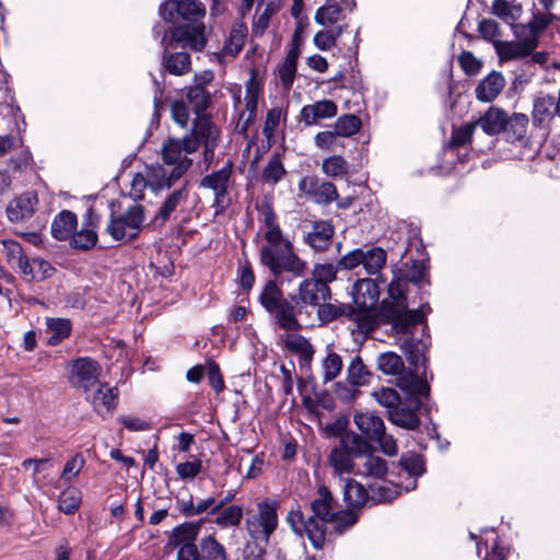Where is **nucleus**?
<instances>
[{"label":"nucleus","mask_w":560,"mask_h":560,"mask_svg":"<svg viewBox=\"0 0 560 560\" xmlns=\"http://www.w3.org/2000/svg\"><path fill=\"white\" fill-rule=\"evenodd\" d=\"M331 299L329 285L315 279L302 280L295 293H284L275 279L267 280L260 291L258 301L269 314L275 326L284 331H299L303 325L299 316L310 317L312 310H316L322 302Z\"/></svg>","instance_id":"f257e3e1"},{"label":"nucleus","mask_w":560,"mask_h":560,"mask_svg":"<svg viewBox=\"0 0 560 560\" xmlns=\"http://www.w3.org/2000/svg\"><path fill=\"white\" fill-rule=\"evenodd\" d=\"M257 209L261 213L266 226L264 235L266 244L259 250L260 264L275 278H282L284 275H289L291 278L304 277L307 262L295 253L292 242L283 236L273 211L272 199L265 197Z\"/></svg>","instance_id":"f03ea898"},{"label":"nucleus","mask_w":560,"mask_h":560,"mask_svg":"<svg viewBox=\"0 0 560 560\" xmlns=\"http://www.w3.org/2000/svg\"><path fill=\"white\" fill-rule=\"evenodd\" d=\"M161 16L171 23H177L170 30L167 46L175 45L201 51L207 46L206 7L199 0H166L160 5Z\"/></svg>","instance_id":"7ed1b4c3"},{"label":"nucleus","mask_w":560,"mask_h":560,"mask_svg":"<svg viewBox=\"0 0 560 560\" xmlns=\"http://www.w3.org/2000/svg\"><path fill=\"white\" fill-rule=\"evenodd\" d=\"M312 514L306 516L301 506L292 509L287 515V522L299 536L305 535L314 548L323 549L326 541L327 524L334 521L335 499L331 491L320 485L315 497L310 502Z\"/></svg>","instance_id":"20e7f679"},{"label":"nucleus","mask_w":560,"mask_h":560,"mask_svg":"<svg viewBox=\"0 0 560 560\" xmlns=\"http://www.w3.org/2000/svg\"><path fill=\"white\" fill-rule=\"evenodd\" d=\"M406 280L394 277L388 284L389 300H383L378 314L382 323L390 325L397 335L412 334L424 322L423 310H410L405 294Z\"/></svg>","instance_id":"39448f33"},{"label":"nucleus","mask_w":560,"mask_h":560,"mask_svg":"<svg viewBox=\"0 0 560 560\" xmlns=\"http://www.w3.org/2000/svg\"><path fill=\"white\" fill-rule=\"evenodd\" d=\"M192 152L186 149L185 137L177 139L171 138L163 143L161 149L162 160L165 165L172 166L170 173L159 167V178L156 182L150 183L153 190L170 189L177 180H179L187 171L192 166V159L188 156Z\"/></svg>","instance_id":"423d86ee"},{"label":"nucleus","mask_w":560,"mask_h":560,"mask_svg":"<svg viewBox=\"0 0 560 560\" xmlns=\"http://www.w3.org/2000/svg\"><path fill=\"white\" fill-rule=\"evenodd\" d=\"M184 137L188 152H197L200 147L203 148V162L209 166L213 162L221 137L220 129L211 116L196 117L190 131Z\"/></svg>","instance_id":"0eeeda50"},{"label":"nucleus","mask_w":560,"mask_h":560,"mask_svg":"<svg viewBox=\"0 0 560 560\" xmlns=\"http://www.w3.org/2000/svg\"><path fill=\"white\" fill-rule=\"evenodd\" d=\"M213 81V71L203 70L195 73L192 83L184 89L185 98L196 117L208 116L206 112L213 106V100L219 93Z\"/></svg>","instance_id":"6e6552de"},{"label":"nucleus","mask_w":560,"mask_h":560,"mask_svg":"<svg viewBox=\"0 0 560 560\" xmlns=\"http://www.w3.org/2000/svg\"><path fill=\"white\" fill-rule=\"evenodd\" d=\"M353 421L366 441L377 443L380 450L389 457L397 455V441L386 432L385 423L380 416L369 411L355 412Z\"/></svg>","instance_id":"1a4fd4ad"},{"label":"nucleus","mask_w":560,"mask_h":560,"mask_svg":"<svg viewBox=\"0 0 560 560\" xmlns=\"http://www.w3.org/2000/svg\"><path fill=\"white\" fill-rule=\"evenodd\" d=\"M279 508L280 502L275 499H265L257 503L256 513L245 521L246 530L253 539L268 542L278 527Z\"/></svg>","instance_id":"9d476101"},{"label":"nucleus","mask_w":560,"mask_h":560,"mask_svg":"<svg viewBox=\"0 0 560 560\" xmlns=\"http://www.w3.org/2000/svg\"><path fill=\"white\" fill-rule=\"evenodd\" d=\"M233 163L229 161L221 170L212 172L200 180V187L211 189L214 194L212 208L215 214L224 212L231 205L229 197V184L232 175Z\"/></svg>","instance_id":"9b49d317"},{"label":"nucleus","mask_w":560,"mask_h":560,"mask_svg":"<svg viewBox=\"0 0 560 560\" xmlns=\"http://www.w3.org/2000/svg\"><path fill=\"white\" fill-rule=\"evenodd\" d=\"M298 190L300 196L319 206H328L339 198L336 185L316 175L302 176L298 183Z\"/></svg>","instance_id":"f8f14e48"},{"label":"nucleus","mask_w":560,"mask_h":560,"mask_svg":"<svg viewBox=\"0 0 560 560\" xmlns=\"http://www.w3.org/2000/svg\"><path fill=\"white\" fill-rule=\"evenodd\" d=\"M200 532L199 522H186L173 528L168 537V546L177 548V560H192L197 549V537Z\"/></svg>","instance_id":"ddd939ff"},{"label":"nucleus","mask_w":560,"mask_h":560,"mask_svg":"<svg viewBox=\"0 0 560 560\" xmlns=\"http://www.w3.org/2000/svg\"><path fill=\"white\" fill-rule=\"evenodd\" d=\"M106 230L116 241L126 238L129 242L135 240L140 234V205L135 203L117 218L112 213Z\"/></svg>","instance_id":"4468645a"},{"label":"nucleus","mask_w":560,"mask_h":560,"mask_svg":"<svg viewBox=\"0 0 560 560\" xmlns=\"http://www.w3.org/2000/svg\"><path fill=\"white\" fill-rule=\"evenodd\" d=\"M100 364L91 358H79L72 363L70 382L74 387L82 388L85 394L90 393L97 384L100 376Z\"/></svg>","instance_id":"2eb2a0df"},{"label":"nucleus","mask_w":560,"mask_h":560,"mask_svg":"<svg viewBox=\"0 0 560 560\" xmlns=\"http://www.w3.org/2000/svg\"><path fill=\"white\" fill-rule=\"evenodd\" d=\"M335 236V225L330 220L311 221L310 230L303 232L302 241L316 253L329 249Z\"/></svg>","instance_id":"dca6fc26"},{"label":"nucleus","mask_w":560,"mask_h":560,"mask_svg":"<svg viewBox=\"0 0 560 560\" xmlns=\"http://www.w3.org/2000/svg\"><path fill=\"white\" fill-rule=\"evenodd\" d=\"M422 402L417 397H408L396 406L388 413V419L392 423L406 430H416L420 425V418L418 411Z\"/></svg>","instance_id":"f3484780"},{"label":"nucleus","mask_w":560,"mask_h":560,"mask_svg":"<svg viewBox=\"0 0 560 560\" xmlns=\"http://www.w3.org/2000/svg\"><path fill=\"white\" fill-rule=\"evenodd\" d=\"M118 390L116 387H109L106 383L97 384L90 393L86 399L91 401L95 412L105 417L112 413L116 407Z\"/></svg>","instance_id":"a211bd4d"},{"label":"nucleus","mask_w":560,"mask_h":560,"mask_svg":"<svg viewBox=\"0 0 560 560\" xmlns=\"http://www.w3.org/2000/svg\"><path fill=\"white\" fill-rule=\"evenodd\" d=\"M189 196L188 183L179 187L178 189L171 192L164 202L161 205L156 214L154 215L151 224L154 226H162L165 224L167 220H170L171 215L176 211V209L185 205Z\"/></svg>","instance_id":"6ab92c4d"},{"label":"nucleus","mask_w":560,"mask_h":560,"mask_svg":"<svg viewBox=\"0 0 560 560\" xmlns=\"http://www.w3.org/2000/svg\"><path fill=\"white\" fill-rule=\"evenodd\" d=\"M338 107L330 100L317 101L314 104L304 105L300 112V120L305 126L316 125L320 119L332 118L337 115Z\"/></svg>","instance_id":"aec40b11"},{"label":"nucleus","mask_w":560,"mask_h":560,"mask_svg":"<svg viewBox=\"0 0 560 560\" xmlns=\"http://www.w3.org/2000/svg\"><path fill=\"white\" fill-rule=\"evenodd\" d=\"M37 197L34 194L26 192L15 197L7 206V215L11 222L27 220L35 213Z\"/></svg>","instance_id":"412c9836"},{"label":"nucleus","mask_w":560,"mask_h":560,"mask_svg":"<svg viewBox=\"0 0 560 560\" xmlns=\"http://www.w3.org/2000/svg\"><path fill=\"white\" fill-rule=\"evenodd\" d=\"M474 124L476 127H480L486 135L495 136L504 131L509 125V115L503 109L491 106Z\"/></svg>","instance_id":"4be33fe9"},{"label":"nucleus","mask_w":560,"mask_h":560,"mask_svg":"<svg viewBox=\"0 0 560 560\" xmlns=\"http://www.w3.org/2000/svg\"><path fill=\"white\" fill-rule=\"evenodd\" d=\"M493 46L501 62L523 59L534 52L533 44L530 42L521 43L520 40H497L493 43Z\"/></svg>","instance_id":"5701e85b"},{"label":"nucleus","mask_w":560,"mask_h":560,"mask_svg":"<svg viewBox=\"0 0 560 560\" xmlns=\"http://www.w3.org/2000/svg\"><path fill=\"white\" fill-rule=\"evenodd\" d=\"M528 117L525 114L515 113L509 116V125L504 131L510 142H518L523 148H530L532 141L527 137Z\"/></svg>","instance_id":"b1692460"},{"label":"nucleus","mask_w":560,"mask_h":560,"mask_svg":"<svg viewBox=\"0 0 560 560\" xmlns=\"http://www.w3.org/2000/svg\"><path fill=\"white\" fill-rule=\"evenodd\" d=\"M192 560H229V557L225 547L213 535H208L199 540Z\"/></svg>","instance_id":"393cba45"},{"label":"nucleus","mask_w":560,"mask_h":560,"mask_svg":"<svg viewBox=\"0 0 560 560\" xmlns=\"http://www.w3.org/2000/svg\"><path fill=\"white\" fill-rule=\"evenodd\" d=\"M316 314L322 325L329 324L340 317H349L354 314V306L349 303L322 302L316 308Z\"/></svg>","instance_id":"a878e982"},{"label":"nucleus","mask_w":560,"mask_h":560,"mask_svg":"<svg viewBox=\"0 0 560 560\" xmlns=\"http://www.w3.org/2000/svg\"><path fill=\"white\" fill-rule=\"evenodd\" d=\"M504 85V77L500 72L492 71L477 85L476 97L480 102H492L501 93Z\"/></svg>","instance_id":"bb28decb"},{"label":"nucleus","mask_w":560,"mask_h":560,"mask_svg":"<svg viewBox=\"0 0 560 560\" xmlns=\"http://www.w3.org/2000/svg\"><path fill=\"white\" fill-rule=\"evenodd\" d=\"M77 226V214L70 210H61L51 222V235L57 241H68Z\"/></svg>","instance_id":"cd10ccee"},{"label":"nucleus","mask_w":560,"mask_h":560,"mask_svg":"<svg viewBox=\"0 0 560 560\" xmlns=\"http://www.w3.org/2000/svg\"><path fill=\"white\" fill-rule=\"evenodd\" d=\"M556 115V98L552 95L541 94L536 97L532 112L533 124L536 127L546 126Z\"/></svg>","instance_id":"c85d7f7f"},{"label":"nucleus","mask_w":560,"mask_h":560,"mask_svg":"<svg viewBox=\"0 0 560 560\" xmlns=\"http://www.w3.org/2000/svg\"><path fill=\"white\" fill-rule=\"evenodd\" d=\"M285 349L299 357L301 362L310 363L315 354V349L310 340L298 334H285L282 338Z\"/></svg>","instance_id":"c756f323"},{"label":"nucleus","mask_w":560,"mask_h":560,"mask_svg":"<svg viewBox=\"0 0 560 560\" xmlns=\"http://www.w3.org/2000/svg\"><path fill=\"white\" fill-rule=\"evenodd\" d=\"M430 347V337L417 339L415 337L406 338L400 348L406 355L410 365L417 366L419 363L425 361V353Z\"/></svg>","instance_id":"7c9ffc66"},{"label":"nucleus","mask_w":560,"mask_h":560,"mask_svg":"<svg viewBox=\"0 0 560 560\" xmlns=\"http://www.w3.org/2000/svg\"><path fill=\"white\" fill-rule=\"evenodd\" d=\"M342 494L343 501L352 509H360L370 501V491L354 479L346 480Z\"/></svg>","instance_id":"2f4dec72"},{"label":"nucleus","mask_w":560,"mask_h":560,"mask_svg":"<svg viewBox=\"0 0 560 560\" xmlns=\"http://www.w3.org/2000/svg\"><path fill=\"white\" fill-rule=\"evenodd\" d=\"M247 32V26L244 23H234L221 54L232 58L236 57L244 47Z\"/></svg>","instance_id":"473e14b6"},{"label":"nucleus","mask_w":560,"mask_h":560,"mask_svg":"<svg viewBox=\"0 0 560 560\" xmlns=\"http://www.w3.org/2000/svg\"><path fill=\"white\" fill-rule=\"evenodd\" d=\"M164 69L173 75H185L191 71V57L187 51L165 54Z\"/></svg>","instance_id":"72a5a7b5"},{"label":"nucleus","mask_w":560,"mask_h":560,"mask_svg":"<svg viewBox=\"0 0 560 560\" xmlns=\"http://www.w3.org/2000/svg\"><path fill=\"white\" fill-rule=\"evenodd\" d=\"M339 447L343 451L350 453V455L357 457H362L371 451L369 442L361 436L360 434L353 431H343L340 433Z\"/></svg>","instance_id":"f704fd0d"},{"label":"nucleus","mask_w":560,"mask_h":560,"mask_svg":"<svg viewBox=\"0 0 560 560\" xmlns=\"http://www.w3.org/2000/svg\"><path fill=\"white\" fill-rule=\"evenodd\" d=\"M287 175L282 158L279 153H273L261 171L260 179L264 184L275 186Z\"/></svg>","instance_id":"c9c22d12"},{"label":"nucleus","mask_w":560,"mask_h":560,"mask_svg":"<svg viewBox=\"0 0 560 560\" xmlns=\"http://www.w3.org/2000/svg\"><path fill=\"white\" fill-rule=\"evenodd\" d=\"M362 457V467L359 469L358 474L375 479H382L387 475L388 466L386 459L372 454L370 451Z\"/></svg>","instance_id":"e433bc0d"},{"label":"nucleus","mask_w":560,"mask_h":560,"mask_svg":"<svg viewBox=\"0 0 560 560\" xmlns=\"http://www.w3.org/2000/svg\"><path fill=\"white\" fill-rule=\"evenodd\" d=\"M68 241L71 248L88 252L96 246L98 235L93 229L82 226L80 230L75 229Z\"/></svg>","instance_id":"4c0bfd02"},{"label":"nucleus","mask_w":560,"mask_h":560,"mask_svg":"<svg viewBox=\"0 0 560 560\" xmlns=\"http://www.w3.org/2000/svg\"><path fill=\"white\" fill-rule=\"evenodd\" d=\"M354 458L350 453L336 445L328 456V463L334 468L335 474L341 476L345 472L350 474L353 471Z\"/></svg>","instance_id":"58836bf2"},{"label":"nucleus","mask_w":560,"mask_h":560,"mask_svg":"<svg viewBox=\"0 0 560 560\" xmlns=\"http://www.w3.org/2000/svg\"><path fill=\"white\" fill-rule=\"evenodd\" d=\"M47 329L51 332L48 345L57 346L70 336L72 324L68 318H47Z\"/></svg>","instance_id":"ea45409f"},{"label":"nucleus","mask_w":560,"mask_h":560,"mask_svg":"<svg viewBox=\"0 0 560 560\" xmlns=\"http://www.w3.org/2000/svg\"><path fill=\"white\" fill-rule=\"evenodd\" d=\"M400 494V488L393 482L370 486V501L373 503H389Z\"/></svg>","instance_id":"a19ab883"},{"label":"nucleus","mask_w":560,"mask_h":560,"mask_svg":"<svg viewBox=\"0 0 560 560\" xmlns=\"http://www.w3.org/2000/svg\"><path fill=\"white\" fill-rule=\"evenodd\" d=\"M363 268L369 275L378 273L387 261V253L381 247H372L368 250H363Z\"/></svg>","instance_id":"79ce46f5"},{"label":"nucleus","mask_w":560,"mask_h":560,"mask_svg":"<svg viewBox=\"0 0 560 560\" xmlns=\"http://www.w3.org/2000/svg\"><path fill=\"white\" fill-rule=\"evenodd\" d=\"M371 373L368 368L364 365L361 357L355 355L348 369H347V381L352 386H362L369 382Z\"/></svg>","instance_id":"37998d69"},{"label":"nucleus","mask_w":560,"mask_h":560,"mask_svg":"<svg viewBox=\"0 0 560 560\" xmlns=\"http://www.w3.org/2000/svg\"><path fill=\"white\" fill-rule=\"evenodd\" d=\"M377 368L386 375H397L402 372L405 364L397 353L385 352L378 355Z\"/></svg>","instance_id":"c03bdc74"},{"label":"nucleus","mask_w":560,"mask_h":560,"mask_svg":"<svg viewBox=\"0 0 560 560\" xmlns=\"http://www.w3.org/2000/svg\"><path fill=\"white\" fill-rule=\"evenodd\" d=\"M361 128V120L352 114L340 116L334 125V131L342 138L355 135Z\"/></svg>","instance_id":"a18cd8bd"},{"label":"nucleus","mask_w":560,"mask_h":560,"mask_svg":"<svg viewBox=\"0 0 560 560\" xmlns=\"http://www.w3.org/2000/svg\"><path fill=\"white\" fill-rule=\"evenodd\" d=\"M491 12L504 21H516L522 12V5H513L508 0H493Z\"/></svg>","instance_id":"49530a36"},{"label":"nucleus","mask_w":560,"mask_h":560,"mask_svg":"<svg viewBox=\"0 0 560 560\" xmlns=\"http://www.w3.org/2000/svg\"><path fill=\"white\" fill-rule=\"evenodd\" d=\"M214 523L222 527L238 526L243 518V509L240 505H230L219 511Z\"/></svg>","instance_id":"de8ad7c7"},{"label":"nucleus","mask_w":560,"mask_h":560,"mask_svg":"<svg viewBox=\"0 0 560 560\" xmlns=\"http://www.w3.org/2000/svg\"><path fill=\"white\" fill-rule=\"evenodd\" d=\"M81 504V495L80 492L72 488L67 489L61 492L58 500V509L65 514H73L75 513Z\"/></svg>","instance_id":"09e8293b"},{"label":"nucleus","mask_w":560,"mask_h":560,"mask_svg":"<svg viewBox=\"0 0 560 560\" xmlns=\"http://www.w3.org/2000/svg\"><path fill=\"white\" fill-rule=\"evenodd\" d=\"M279 10V4L277 1H268L264 11L254 20L253 23V33L256 36L264 35L267 30L271 16Z\"/></svg>","instance_id":"8fccbe9b"},{"label":"nucleus","mask_w":560,"mask_h":560,"mask_svg":"<svg viewBox=\"0 0 560 560\" xmlns=\"http://www.w3.org/2000/svg\"><path fill=\"white\" fill-rule=\"evenodd\" d=\"M168 98L165 95L164 88L158 82L154 81V94H153V113H152V126H159L161 114L167 107Z\"/></svg>","instance_id":"3c124183"},{"label":"nucleus","mask_w":560,"mask_h":560,"mask_svg":"<svg viewBox=\"0 0 560 560\" xmlns=\"http://www.w3.org/2000/svg\"><path fill=\"white\" fill-rule=\"evenodd\" d=\"M322 170L330 177L343 176L348 173V162L340 155H332L323 160Z\"/></svg>","instance_id":"603ef678"},{"label":"nucleus","mask_w":560,"mask_h":560,"mask_svg":"<svg viewBox=\"0 0 560 560\" xmlns=\"http://www.w3.org/2000/svg\"><path fill=\"white\" fill-rule=\"evenodd\" d=\"M476 129V124L468 122L459 128L453 129L451 139L448 141L450 148L463 147L471 141L474 131Z\"/></svg>","instance_id":"864d4df0"},{"label":"nucleus","mask_w":560,"mask_h":560,"mask_svg":"<svg viewBox=\"0 0 560 560\" xmlns=\"http://www.w3.org/2000/svg\"><path fill=\"white\" fill-rule=\"evenodd\" d=\"M375 400L387 409V413L401 402L396 389L382 387L373 393Z\"/></svg>","instance_id":"5fc2aeb1"},{"label":"nucleus","mask_w":560,"mask_h":560,"mask_svg":"<svg viewBox=\"0 0 560 560\" xmlns=\"http://www.w3.org/2000/svg\"><path fill=\"white\" fill-rule=\"evenodd\" d=\"M298 71V65L282 60L276 70L277 77L279 78L282 88L285 91H290L294 83Z\"/></svg>","instance_id":"6e6d98bb"},{"label":"nucleus","mask_w":560,"mask_h":560,"mask_svg":"<svg viewBox=\"0 0 560 560\" xmlns=\"http://www.w3.org/2000/svg\"><path fill=\"white\" fill-rule=\"evenodd\" d=\"M324 369V382H331L335 380L342 369V360L341 357L336 352H330L327 354L325 360L323 361Z\"/></svg>","instance_id":"4d7b16f0"},{"label":"nucleus","mask_w":560,"mask_h":560,"mask_svg":"<svg viewBox=\"0 0 560 560\" xmlns=\"http://www.w3.org/2000/svg\"><path fill=\"white\" fill-rule=\"evenodd\" d=\"M513 33L521 43L530 42L533 44V51L538 47L540 34L528 23L514 24Z\"/></svg>","instance_id":"13d9d810"},{"label":"nucleus","mask_w":560,"mask_h":560,"mask_svg":"<svg viewBox=\"0 0 560 560\" xmlns=\"http://www.w3.org/2000/svg\"><path fill=\"white\" fill-rule=\"evenodd\" d=\"M337 269V265L315 264L310 279H315L316 281L328 285L330 282L336 280Z\"/></svg>","instance_id":"bf43d9fd"},{"label":"nucleus","mask_w":560,"mask_h":560,"mask_svg":"<svg viewBox=\"0 0 560 560\" xmlns=\"http://www.w3.org/2000/svg\"><path fill=\"white\" fill-rule=\"evenodd\" d=\"M341 9L337 4L323 5L315 13V21L319 25H329L338 21Z\"/></svg>","instance_id":"052dcab7"},{"label":"nucleus","mask_w":560,"mask_h":560,"mask_svg":"<svg viewBox=\"0 0 560 560\" xmlns=\"http://www.w3.org/2000/svg\"><path fill=\"white\" fill-rule=\"evenodd\" d=\"M202 469V462L195 458L191 462H184L176 465V474L182 480H192L200 474Z\"/></svg>","instance_id":"680f3d73"},{"label":"nucleus","mask_w":560,"mask_h":560,"mask_svg":"<svg viewBox=\"0 0 560 560\" xmlns=\"http://www.w3.org/2000/svg\"><path fill=\"white\" fill-rule=\"evenodd\" d=\"M341 136H338L335 131H320L315 136V144L323 150H336L342 147V142L339 140Z\"/></svg>","instance_id":"e2e57ef3"},{"label":"nucleus","mask_w":560,"mask_h":560,"mask_svg":"<svg viewBox=\"0 0 560 560\" xmlns=\"http://www.w3.org/2000/svg\"><path fill=\"white\" fill-rule=\"evenodd\" d=\"M171 115L173 120L180 127H186L190 119L188 103L183 100H176L171 104Z\"/></svg>","instance_id":"0e129e2a"},{"label":"nucleus","mask_w":560,"mask_h":560,"mask_svg":"<svg viewBox=\"0 0 560 560\" xmlns=\"http://www.w3.org/2000/svg\"><path fill=\"white\" fill-rule=\"evenodd\" d=\"M348 319L355 322L359 330L363 332H371L377 326L375 318L371 314L357 307H354L353 316H349Z\"/></svg>","instance_id":"69168bd1"},{"label":"nucleus","mask_w":560,"mask_h":560,"mask_svg":"<svg viewBox=\"0 0 560 560\" xmlns=\"http://www.w3.org/2000/svg\"><path fill=\"white\" fill-rule=\"evenodd\" d=\"M399 464L410 476L418 477L424 472V464L420 455L402 456Z\"/></svg>","instance_id":"338daca9"},{"label":"nucleus","mask_w":560,"mask_h":560,"mask_svg":"<svg viewBox=\"0 0 560 560\" xmlns=\"http://www.w3.org/2000/svg\"><path fill=\"white\" fill-rule=\"evenodd\" d=\"M364 254L362 248H355L350 253L343 255L338 261L337 267L339 269L352 270L355 267L363 266Z\"/></svg>","instance_id":"774afa93"}]
</instances>
